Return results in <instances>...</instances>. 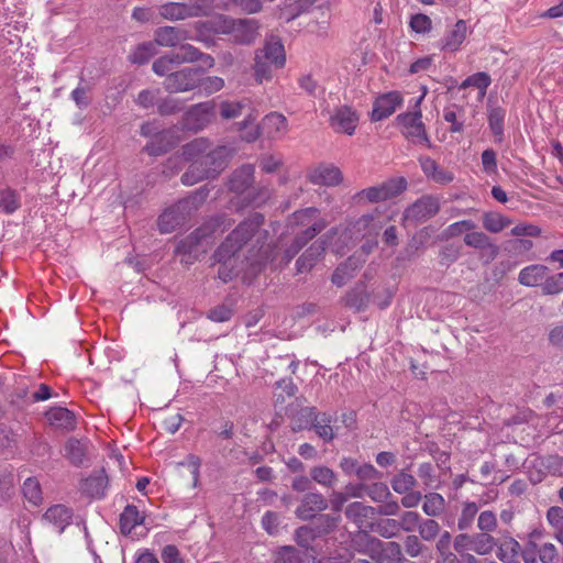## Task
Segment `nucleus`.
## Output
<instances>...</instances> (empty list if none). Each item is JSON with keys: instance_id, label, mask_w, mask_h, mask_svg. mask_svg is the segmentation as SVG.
Masks as SVG:
<instances>
[{"instance_id": "obj_1", "label": "nucleus", "mask_w": 563, "mask_h": 563, "mask_svg": "<svg viewBox=\"0 0 563 563\" xmlns=\"http://www.w3.org/2000/svg\"><path fill=\"white\" fill-rule=\"evenodd\" d=\"M233 151L224 145H213L207 139L199 137L186 144L183 156L190 165L181 176L186 186H191L206 178L218 176L225 167Z\"/></svg>"}, {"instance_id": "obj_2", "label": "nucleus", "mask_w": 563, "mask_h": 563, "mask_svg": "<svg viewBox=\"0 0 563 563\" xmlns=\"http://www.w3.org/2000/svg\"><path fill=\"white\" fill-rule=\"evenodd\" d=\"M263 222L264 217L262 214H252L241 222L216 251L214 260L221 263L218 276L223 283H228L235 275L233 266H229V263L239 252L243 249L252 252L256 247H262L267 235V232L261 229Z\"/></svg>"}, {"instance_id": "obj_3", "label": "nucleus", "mask_w": 563, "mask_h": 563, "mask_svg": "<svg viewBox=\"0 0 563 563\" xmlns=\"http://www.w3.org/2000/svg\"><path fill=\"white\" fill-rule=\"evenodd\" d=\"M221 224V219H212L190 235L183 239L176 247V253L181 256V263L187 265L192 264L201 255L206 254L213 243L211 235L218 230L220 233L224 231V229H220Z\"/></svg>"}, {"instance_id": "obj_4", "label": "nucleus", "mask_w": 563, "mask_h": 563, "mask_svg": "<svg viewBox=\"0 0 563 563\" xmlns=\"http://www.w3.org/2000/svg\"><path fill=\"white\" fill-rule=\"evenodd\" d=\"M319 210L316 208H306L294 212L290 224L296 227H306L301 233H297L294 244L286 251L287 262H289L311 239H313L325 227L327 222L317 219Z\"/></svg>"}, {"instance_id": "obj_5", "label": "nucleus", "mask_w": 563, "mask_h": 563, "mask_svg": "<svg viewBox=\"0 0 563 563\" xmlns=\"http://www.w3.org/2000/svg\"><path fill=\"white\" fill-rule=\"evenodd\" d=\"M361 539L364 541V549L360 550L368 555L376 563H400L404 560L401 547L394 541H382L364 533Z\"/></svg>"}, {"instance_id": "obj_6", "label": "nucleus", "mask_w": 563, "mask_h": 563, "mask_svg": "<svg viewBox=\"0 0 563 563\" xmlns=\"http://www.w3.org/2000/svg\"><path fill=\"white\" fill-rule=\"evenodd\" d=\"M406 188V178L395 177L356 192L354 199L358 202L363 200L368 202H382L400 195Z\"/></svg>"}, {"instance_id": "obj_7", "label": "nucleus", "mask_w": 563, "mask_h": 563, "mask_svg": "<svg viewBox=\"0 0 563 563\" xmlns=\"http://www.w3.org/2000/svg\"><path fill=\"white\" fill-rule=\"evenodd\" d=\"M421 111L402 113L397 117L398 123L401 125L402 134L413 143H423L431 147L430 140L426 132L424 124L421 120Z\"/></svg>"}, {"instance_id": "obj_8", "label": "nucleus", "mask_w": 563, "mask_h": 563, "mask_svg": "<svg viewBox=\"0 0 563 563\" xmlns=\"http://www.w3.org/2000/svg\"><path fill=\"white\" fill-rule=\"evenodd\" d=\"M216 115L214 101L200 102L192 106L184 117L185 125L192 131H200L208 126Z\"/></svg>"}, {"instance_id": "obj_9", "label": "nucleus", "mask_w": 563, "mask_h": 563, "mask_svg": "<svg viewBox=\"0 0 563 563\" xmlns=\"http://www.w3.org/2000/svg\"><path fill=\"white\" fill-rule=\"evenodd\" d=\"M198 69L184 68L167 75L164 87L170 93L186 92L199 86Z\"/></svg>"}, {"instance_id": "obj_10", "label": "nucleus", "mask_w": 563, "mask_h": 563, "mask_svg": "<svg viewBox=\"0 0 563 563\" xmlns=\"http://www.w3.org/2000/svg\"><path fill=\"white\" fill-rule=\"evenodd\" d=\"M360 121L358 113L349 106L335 108L330 117V126L336 133L353 135Z\"/></svg>"}, {"instance_id": "obj_11", "label": "nucleus", "mask_w": 563, "mask_h": 563, "mask_svg": "<svg viewBox=\"0 0 563 563\" xmlns=\"http://www.w3.org/2000/svg\"><path fill=\"white\" fill-rule=\"evenodd\" d=\"M440 210V201L433 196H423L404 212V220L421 222L435 216Z\"/></svg>"}, {"instance_id": "obj_12", "label": "nucleus", "mask_w": 563, "mask_h": 563, "mask_svg": "<svg viewBox=\"0 0 563 563\" xmlns=\"http://www.w3.org/2000/svg\"><path fill=\"white\" fill-rule=\"evenodd\" d=\"M189 200H181L166 209L158 218V229L162 233H170L183 224L188 216Z\"/></svg>"}, {"instance_id": "obj_13", "label": "nucleus", "mask_w": 563, "mask_h": 563, "mask_svg": "<svg viewBox=\"0 0 563 563\" xmlns=\"http://www.w3.org/2000/svg\"><path fill=\"white\" fill-rule=\"evenodd\" d=\"M402 101L398 91H389L377 97L372 111V120L382 121L390 117L402 104Z\"/></svg>"}, {"instance_id": "obj_14", "label": "nucleus", "mask_w": 563, "mask_h": 563, "mask_svg": "<svg viewBox=\"0 0 563 563\" xmlns=\"http://www.w3.org/2000/svg\"><path fill=\"white\" fill-rule=\"evenodd\" d=\"M328 508V501L320 493H308L300 500L295 514L301 520H310Z\"/></svg>"}, {"instance_id": "obj_15", "label": "nucleus", "mask_w": 563, "mask_h": 563, "mask_svg": "<svg viewBox=\"0 0 563 563\" xmlns=\"http://www.w3.org/2000/svg\"><path fill=\"white\" fill-rule=\"evenodd\" d=\"M345 517L354 522L360 530L369 529L376 515V508L353 501L345 508Z\"/></svg>"}, {"instance_id": "obj_16", "label": "nucleus", "mask_w": 563, "mask_h": 563, "mask_svg": "<svg viewBox=\"0 0 563 563\" xmlns=\"http://www.w3.org/2000/svg\"><path fill=\"white\" fill-rule=\"evenodd\" d=\"M309 180L319 186H338L343 180L341 169L333 164H320L309 173Z\"/></svg>"}, {"instance_id": "obj_17", "label": "nucleus", "mask_w": 563, "mask_h": 563, "mask_svg": "<svg viewBox=\"0 0 563 563\" xmlns=\"http://www.w3.org/2000/svg\"><path fill=\"white\" fill-rule=\"evenodd\" d=\"M260 22L256 19H236L232 29L234 43L250 45L255 42L260 33Z\"/></svg>"}, {"instance_id": "obj_18", "label": "nucleus", "mask_w": 563, "mask_h": 563, "mask_svg": "<svg viewBox=\"0 0 563 563\" xmlns=\"http://www.w3.org/2000/svg\"><path fill=\"white\" fill-rule=\"evenodd\" d=\"M202 13V7L198 4L189 5L185 3L169 2L159 7L161 16L170 21L195 18Z\"/></svg>"}, {"instance_id": "obj_19", "label": "nucleus", "mask_w": 563, "mask_h": 563, "mask_svg": "<svg viewBox=\"0 0 563 563\" xmlns=\"http://www.w3.org/2000/svg\"><path fill=\"white\" fill-rule=\"evenodd\" d=\"M155 43L163 47H175L180 42L192 40L190 32L184 27L161 26L154 33Z\"/></svg>"}, {"instance_id": "obj_20", "label": "nucleus", "mask_w": 563, "mask_h": 563, "mask_svg": "<svg viewBox=\"0 0 563 563\" xmlns=\"http://www.w3.org/2000/svg\"><path fill=\"white\" fill-rule=\"evenodd\" d=\"M74 517L73 509L65 505L51 506L43 515L45 523L53 527V529L62 533L70 525Z\"/></svg>"}, {"instance_id": "obj_21", "label": "nucleus", "mask_w": 563, "mask_h": 563, "mask_svg": "<svg viewBox=\"0 0 563 563\" xmlns=\"http://www.w3.org/2000/svg\"><path fill=\"white\" fill-rule=\"evenodd\" d=\"M109 479L103 470L93 472L80 482L79 489L88 497L100 499L106 495Z\"/></svg>"}, {"instance_id": "obj_22", "label": "nucleus", "mask_w": 563, "mask_h": 563, "mask_svg": "<svg viewBox=\"0 0 563 563\" xmlns=\"http://www.w3.org/2000/svg\"><path fill=\"white\" fill-rule=\"evenodd\" d=\"M172 55L177 65L201 62V64L207 68L214 66V59L211 55L200 52L197 47L190 44L180 45L178 51L173 52Z\"/></svg>"}, {"instance_id": "obj_23", "label": "nucleus", "mask_w": 563, "mask_h": 563, "mask_svg": "<svg viewBox=\"0 0 563 563\" xmlns=\"http://www.w3.org/2000/svg\"><path fill=\"white\" fill-rule=\"evenodd\" d=\"M467 35V25L464 20H459L451 30L446 32L440 43L444 52L454 53L459 51Z\"/></svg>"}, {"instance_id": "obj_24", "label": "nucleus", "mask_w": 563, "mask_h": 563, "mask_svg": "<svg viewBox=\"0 0 563 563\" xmlns=\"http://www.w3.org/2000/svg\"><path fill=\"white\" fill-rule=\"evenodd\" d=\"M254 179L253 165L245 164L235 169L229 178V189L235 194H245L250 189Z\"/></svg>"}, {"instance_id": "obj_25", "label": "nucleus", "mask_w": 563, "mask_h": 563, "mask_svg": "<svg viewBox=\"0 0 563 563\" xmlns=\"http://www.w3.org/2000/svg\"><path fill=\"white\" fill-rule=\"evenodd\" d=\"M549 268L542 264H531L523 267L518 274V282L526 287H543Z\"/></svg>"}, {"instance_id": "obj_26", "label": "nucleus", "mask_w": 563, "mask_h": 563, "mask_svg": "<svg viewBox=\"0 0 563 563\" xmlns=\"http://www.w3.org/2000/svg\"><path fill=\"white\" fill-rule=\"evenodd\" d=\"M364 260L356 256L349 257L344 263L339 265L332 275V283L336 287L344 286L350 279H352L355 273L362 267Z\"/></svg>"}, {"instance_id": "obj_27", "label": "nucleus", "mask_w": 563, "mask_h": 563, "mask_svg": "<svg viewBox=\"0 0 563 563\" xmlns=\"http://www.w3.org/2000/svg\"><path fill=\"white\" fill-rule=\"evenodd\" d=\"M262 55V59L269 62L274 68H283L286 63L284 45L277 38L267 41L264 47L256 52Z\"/></svg>"}, {"instance_id": "obj_28", "label": "nucleus", "mask_w": 563, "mask_h": 563, "mask_svg": "<svg viewBox=\"0 0 563 563\" xmlns=\"http://www.w3.org/2000/svg\"><path fill=\"white\" fill-rule=\"evenodd\" d=\"M262 130L272 139H278L287 133L288 124L285 115L272 112L262 122Z\"/></svg>"}, {"instance_id": "obj_29", "label": "nucleus", "mask_w": 563, "mask_h": 563, "mask_svg": "<svg viewBox=\"0 0 563 563\" xmlns=\"http://www.w3.org/2000/svg\"><path fill=\"white\" fill-rule=\"evenodd\" d=\"M46 418L51 426L59 429L71 430L75 428V415L63 407H55L46 412Z\"/></svg>"}, {"instance_id": "obj_30", "label": "nucleus", "mask_w": 563, "mask_h": 563, "mask_svg": "<svg viewBox=\"0 0 563 563\" xmlns=\"http://www.w3.org/2000/svg\"><path fill=\"white\" fill-rule=\"evenodd\" d=\"M325 250L324 243L321 241L314 242L296 262L297 272H309L323 254Z\"/></svg>"}, {"instance_id": "obj_31", "label": "nucleus", "mask_w": 563, "mask_h": 563, "mask_svg": "<svg viewBox=\"0 0 563 563\" xmlns=\"http://www.w3.org/2000/svg\"><path fill=\"white\" fill-rule=\"evenodd\" d=\"M464 243L474 249L487 250L490 255L495 257L498 253V247L492 242L490 238L482 231L472 230L464 235Z\"/></svg>"}, {"instance_id": "obj_32", "label": "nucleus", "mask_w": 563, "mask_h": 563, "mask_svg": "<svg viewBox=\"0 0 563 563\" xmlns=\"http://www.w3.org/2000/svg\"><path fill=\"white\" fill-rule=\"evenodd\" d=\"M144 522V516L136 506L128 505L120 516V529L123 534H130L134 528Z\"/></svg>"}, {"instance_id": "obj_33", "label": "nucleus", "mask_w": 563, "mask_h": 563, "mask_svg": "<svg viewBox=\"0 0 563 563\" xmlns=\"http://www.w3.org/2000/svg\"><path fill=\"white\" fill-rule=\"evenodd\" d=\"M235 20L236 19L227 15H218L208 22H198L196 23V26L197 29L206 27L208 31L216 34L232 35V29L233 25H235Z\"/></svg>"}, {"instance_id": "obj_34", "label": "nucleus", "mask_w": 563, "mask_h": 563, "mask_svg": "<svg viewBox=\"0 0 563 563\" xmlns=\"http://www.w3.org/2000/svg\"><path fill=\"white\" fill-rule=\"evenodd\" d=\"M310 477L313 482L327 488L333 487L338 482L335 472L325 465L313 466L310 470Z\"/></svg>"}, {"instance_id": "obj_35", "label": "nucleus", "mask_w": 563, "mask_h": 563, "mask_svg": "<svg viewBox=\"0 0 563 563\" xmlns=\"http://www.w3.org/2000/svg\"><path fill=\"white\" fill-rule=\"evenodd\" d=\"M511 224V220L498 212H486L483 216V227L490 233H499Z\"/></svg>"}, {"instance_id": "obj_36", "label": "nucleus", "mask_w": 563, "mask_h": 563, "mask_svg": "<svg viewBox=\"0 0 563 563\" xmlns=\"http://www.w3.org/2000/svg\"><path fill=\"white\" fill-rule=\"evenodd\" d=\"M331 422V417L325 413L314 415L312 428L314 429L316 433L325 442H331L335 437Z\"/></svg>"}, {"instance_id": "obj_37", "label": "nucleus", "mask_w": 563, "mask_h": 563, "mask_svg": "<svg viewBox=\"0 0 563 563\" xmlns=\"http://www.w3.org/2000/svg\"><path fill=\"white\" fill-rule=\"evenodd\" d=\"M445 500L438 493H429L424 495L422 509L427 516L437 517L444 511Z\"/></svg>"}, {"instance_id": "obj_38", "label": "nucleus", "mask_w": 563, "mask_h": 563, "mask_svg": "<svg viewBox=\"0 0 563 563\" xmlns=\"http://www.w3.org/2000/svg\"><path fill=\"white\" fill-rule=\"evenodd\" d=\"M342 301L345 307L360 312L367 307L368 295L362 289H353L342 298Z\"/></svg>"}, {"instance_id": "obj_39", "label": "nucleus", "mask_w": 563, "mask_h": 563, "mask_svg": "<svg viewBox=\"0 0 563 563\" xmlns=\"http://www.w3.org/2000/svg\"><path fill=\"white\" fill-rule=\"evenodd\" d=\"M496 545L495 538L488 533H477L472 536L471 549L479 555L490 553Z\"/></svg>"}, {"instance_id": "obj_40", "label": "nucleus", "mask_w": 563, "mask_h": 563, "mask_svg": "<svg viewBox=\"0 0 563 563\" xmlns=\"http://www.w3.org/2000/svg\"><path fill=\"white\" fill-rule=\"evenodd\" d=\"M369 530L378 533L380 537L390 539L400 532V523L395 519H382L373 522Z\"/></svg>"}, {"instance_id": "obj_41", "label": "nucleus", "mask_w": 563, "mask_h": 563, "mask_svg": "<svg viewBox=\"0 0 563 563\" xmlns=\"http://www.w3.org/2000/svg\"><path fill=\"white\" fill-rule=\"evenodd\" d=\"M476 229V223L472 220H461L448 225L441 233L443 240H450L462 234H466Z\"/></svg>"}, {"instance_id": "obj_42", "label": "nucleus", "mask_w": 563, "mask_h": 563, "mask_svg": "<svg viewBox=\"0 0 563 563\" xmlns=\"http://www.w3.org/2000/svg\"><path fill=\"white\" fill-rule=\"evenodd\" d=\"M156 54V47L153 42H145L135 47L129 58L133 64H145Z\"/></svg>"}, {"instance_id": "obj_43", "label": "nucleus", "mask_w": 563, "mask_h": 563, "mask_svg": "<svg viewBox=\"0 0 563 563\" xmlns=\"http://www.w3.org/2000/svg\"><path fill=\"white\" fill-rule=\"evenodd\" d=\"M505 111L496 108L489 111L488 123L496 142H501L504 136Z\"/></svg>"}, {"instance_id": "obj_44", "label": "nucleus", "mask_w": 563, "mask_h": 563, "mask_svg": "<svg viewBox=\"0 0 563 563\" xmlns=\"http://www.w3.org/2000/svg\"><path fill=\"white\" fill-rule=\"evenodd\" d=\"M490 77L487 73L479 71L468 76L465 80H463L460 88L466 89L468 87H475L481 91L482 95H485L486 89L490 85Z\"/></svg>"}, {"instance_id": "obj_45", "label": "nucleus", "mask_w": 563, "mask_h": 563, "mask_svg": "<svg viewBox=\"0 0 563 563\" xmlns=\"http://www.w3.org/2000/svg\"><path fill=\"white\" fill-rule=\"evenodd\" d=\"M416 484L417 481L413 475L404 471L395 475L391 479V487L398 494H406L411 490Z\"/></svg>"}, {"instance_id": "obj_46", "label": "nucleus", "mask_w": 563, "mask_h": 563, "mask_svg": "<svg viewBox=\"0 0 563 563\" xmlns=\"http://www.w3.org/2000/svg\"><path fill=\"white\" fill-rule=\"evenodd\" d=\"M24 497L34 506H38L42 500V489L36 478H27L23 484Z\"/></svg>"}, {"instance_id": "obj_47", "label": "nucleus", "mask_w": 563, "mask_h": 563, "mask_svg": "<svg viewBox=\"0 0 563 563\" xmlns=\"http://www.w3.org/2000/svg\"><path fill=\"white\" fill-rule=\"evenodd\" d=\"M478 512V506L474 501H466L463 505L461 516L457 521V526L460 530H465L471 527L474 521L475 516Z\"/></svg>"}, {"instance_id": "obj_48", "label": "nucleus", "mask_w": 563, "mask_h": 563, "mask_svg": "<svg viewBox=\"0 0 563 563\" xmlns=\"http://www.w3.org/2000/svg\"><path fill=\"white\" fill-rule=\"evenodd\" d=\"M245 106L244 101H223L220 103V114L225 120L235 119L242 114Z\"/></svg>"}, {"instance_id": "obj_49", "label": "nucleus", "mask_w": 563, "mask_h": 563, "mask_svg": "<svg viewBox=\"0 0 563 563\" xmlns=\"http://www.w3.org/2000/svg\"><path fill=\"white\" fill-rule=\"evenodd\" d=\"M274 68L269 62L262 59L261 54L255 55V64H254V76L256 81L263 82L264 80H269L272 78V69Z\"/></svg>"}, {"instance_id": "obj_50", "label": "nucleus", "mask_w": 563, "mask_h": 563, "mask_svg": "<svg viewBox=\"0 0 563 563\" xmlns=\"http://www.w3.org/2000/svg\"><path fill=\"white\" fill-rule=\"evenodd\" d=\"M255 121L256 115L250 113L244 121L239 123V130H245V133L242 135V137L247 142L255 141L260 135V128L255 124Z\"/></svg>"}, {"instance_id": "obj_51", "label": "nucleus", "mask_w": 563, "mask_h": 563, "mask_svg": "<svg viewBox=\"0 0 563 563\" xmlns=\"http://www.w3.org/2000/svg\"><path fill=\"white\" fill-rule=\"evenodd\" d=\"M545 295H556L563 292V272L553 275L548 274L542 287Z\"/></svg>"}, {"instance_id": "obj_52", "label": "nucleus", "mask_w": 563, "mask_h": 563, "mask_svg": "<svg viewBox=\"0 0 563 563\" xmlns=\"http://www.w3.org/2000/svg\"><path fill=\"white\" fill-rule=\"evenodd\" d=\"M20 207L15 191L5 189L0 191V208L5 213H12Z\"/></svg>"}, {"instance_id": "obj_53", "label": "nucleus", "mask_w": 563, "mask_h": 563, "mask_svg": "<svg viewBox=\"0 0 563 563\" xmlns=\"http://www.w3.org/2000/svg\"><path fill=\"white\" fill-rule=\"evenodd\" d=\"M366 494L375 503H384L391 494L385 483L378 482L366 486Z\"/></svg>"}, {"instance_id": "obj_54", "label": "nucleus", "mask_w": 563, "mask_h": 563, "mask_svg": "<svg viewBox=\"0 0 563 563\" xmlns=\"http://www.w3.org/2000/svg\"><path fill=\"white\" fill-rule=\"evenodd\" d=\"M299 553L294 547H283L274 554V563H299Z\"/></svg>"}, {"instance_id": "obj_55", "label": "nucleus", "mask_w": 563, "mask_h": 563, "mask_svg": "<svg viewBox=\"0 0 563 563\" xmlns=\"http://www.w3.org/2000/svg\"><path fill=\"white\" fill-rule=\"evenodd\" d=\"M477 527L483 533L489 534L497 528L496 515L490 510L482 511L478 516Z\"/></svg>"}, {"instance_id": "obj_56", "label": "nucleus", "mask_w": 563, "mask_h": 563, "mask_svg": "<svg viewBox=\"0 0 563 563\" xmlns=\"http://www.w3.org/2000/svg\"><path fill=\"white\" fill-rule=\"evenodd\" d=\"M176 66L178 65L174 62L172 53H169L153 63V71L158 76H165Z\"/></svg>"}, {"instance_id": "obj_57", "label": "nucleus", "mask_w": 563, "mask_h": 563, "mask_svg": "<svg viewBox=\"0 0 563 563\" xmlns=\"http://www.w3.org/2000/svg\"><path fill=\"white\" fill-rule=\"evenodd\" d=\"M418 530H419L420 537L423 540L430 541V540H433L438 536V533L440 531V526L435 520L427 519L419 525Z\"/></svg>"}, {"instance_id": "obj_58", "label": "nucleus", "mask_w": 563, "mask_h": 563, "mask_svg": "<svg viewBox=\"0 0 563 563\" xmlns=\"http://www.w3.org/2000/svg\"><path fill=\"white\" fill-rule=\"evenodd\" d=\"M410 27L417 33H428L432 29V21L428 15L418 13L411 16Z\"/></svg>"}, {"instance_id": "obj_59", "label": "nucleus", "mask_w": 563, "mask_h": 563, "mask_svg": "<svg viewBox=\"0 0 563 563\" xmlns=\"http://www.w3.org/2000/svg\"><path fill=\"white\" fill-rule=\"evenodd\" d=\"M340 521V516H333V515H322L318 519V525L316 527L318 534L328 533L335 529Z\"/></svg>"}, {"instance_id": "obj_60", "label": "nucleus", "mask_w": 563, "mask_h": 563, "mask_svg": "<svg viewBox=\"0 0 563 563\" xmlns=\"http://www.w3.org/2000/svg\"><path fill=\"white\" fill-rule=\"evenodd\" d=\"M66 455L69 457L71 463L80 464L84 459V449L79 441L69 440L65 446Z\"/></svg>"}, {"instance_id": "obj_61", "label": "nucleus", "mask_w": 563, "mask_h": 563, "mask_svg": "<svg viewBox=\"0 0 563 563\" xmlns=\"http://www.w3.org/2000/svg\"><path fill=\"white\" fill-rule=\"evenodd\" d=\"M400 530L406 532L413 531L416 528H419L420 515L416 511H406L402 514L400 521Z\"/></svg>"}, {"instance_id": "obj_62", "label": "nucleus", "mask_w": 563, "mask_h": 563, "mask_svg": "<svg viewBox=\"0 0 563 563\" xmlns=\"http://www.w3.org/2000/svg\"><path fill=\"white\" fill-rule=\"evenodd\" d=\"M482 165L486 174L492 175L497 173V158L496 152L492 148H487L482 153Z\"/></svg>"}, {"instance_id": "obj_63", "label": "nucleus", "mask_w": 563, "mask_h": 563, "mask_svg": "<svg viewBox=\"0 0 563 563\" xmlns=\"http://www.w3.org/2000/svg\"><path fill=\"white\" fill-rule=\"evenodd\" d=\"M317 536L316 528H311L308 526L300 527L295 532L296 541L301 547H308L309 542L313 540Z\"/></svg>"}, {"instance_id": "obj_64", "label": "nucleus", "mask_w": 563, "mask_h": 563, "mask_svg": "<svg viewBox=\"0 0 563 563\" xmlns=\"http://www.w3.org/2000/svg\"><path fill=\"white\" fill-rule=\"evenodd\" d=\"M539 558L542 563H558L559 554L556 548L552 543H543L539 550Z\"/></svg>"}]
</instances>
